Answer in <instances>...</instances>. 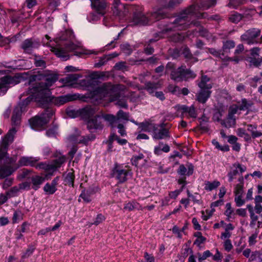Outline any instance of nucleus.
<instances>
[{"label":"nucleus","mask_w":262,"mask_h":262,"mask_svg":"<svg viewBox=\"0 0 262 262\" xmlns=\"http://www.w3.org/2000/svg\"><path fill=\"white\" fill-rule=\"evenodd\" d=\"M194 4L192 5L187 9L183 11L174 20L167 25L166 28L162 32L155 34V39H151L149 43H152L163 37L164 32L172 30H184L191 24L190 21L192 16L198 18H205L208 16L207 13H201L200 10H207L214 7L216 4V0H193Z\"/></svg>","instance_id":"f257e3e1"},{"label":"nucleus","mask_w":262,"mask_h":262,"mask_svg":"<svg viewBox=\"0 0 262 262\" xmlns=\"http://www.w3.org/2000/svg\"><path fill=\"white\" fill-rule=\"evenodd\" d=\"M58 75L53 71L44 70L38 71L37 74L32 75L30 77V82L45 80V82L35 83L32 88L28 90L29 94L33 99L41 95L45 98H49L51 86L58 80Z\"/></svg>","instance_id":"f03ea898"},{"label":"nucleus","mask_w":262,"mask_h":262,"mask_svg":"<svg viewBox=\"0 0 262 262\" xmlns=\"http://www.w3.org/2000/svg\"><path fill=\"white\" fill-rule=\"evenodd\" d=\"M16 132V130L15 128L13 127L9 130L2 141V146L4 149H0V160L4 159L6 163L8 164H13L17 160L16 157H8V154L6 151L8 146L13 141L14 136ZM16 169V167L15 169H13L12 167L9 166H1L0 167V178L4 179L10 176Z\"/></svg>","instance_id":"7ed1b4c3"},{"label":"nucleus","mask_w":262,"mask_h":262,"mask_svg":"<svg viewBox=\"0 0 262 262\" xmlns=\"http://www.w3.org/2000/svg\"><path fill=\"white\" fill-rule=\"evenodd\" d=\"M165 72H170V78L177 82L188 81L196 76V74L190 69L186 68V66L182 65L176 69L175 64L171 62L167 63Z\"/></svg>","instance_id":"20e7f679"},{"label":"nucleus","mask_w":262,"mask_h":262,"mask_svg":"<svg viewBox=\"0 0 262 262\" xmlns=\"http://www.w3.org/2000/svg\"><path fill=\"white\" fill-rule=\"evenodd\" d=\"M122 84H113L111 82H106L97 87L95 93L101 97H109L111 101L118 100L120 97V92L125 89Z\"/></svg>","instance_id":"39448f33"},{"label":"nucleus","mask_w":262,"mask_h":262,"mask_svg":"<svg viewBox=\"0 0 262 262\" xmlns=\"http://www.w3.org/2000/svg\"><path fill=\"white\" fill-rule=\"evenodd\" d=\"M80 98V95L78 94H68L65 95L60 96L57 97L51 96V93L50 92L49 98H45L43 95L34 98L35 101L38 102L42 106L51 102L56 105H61L67 102L74 101Z\"/></svg>","instance_id":"423d86ee"},{"label":"nucleus","mask_w":262,"mask_h":262,"mask_svg":"<svg viewBox=\"0 0 262 262\" xmlns=\"http://www.w3.org/2000/svg\"><path fill=\"white\" fill-rule=\"evenodd\" d=\"M168 17V14L164 9H158L151 12L150 16H146L141 11L135 12L133 20L135 24L140 25H146L148 24L149 20H159L161 19Z\"/></svg>","instance_id":"0eeeda50"},{"label":"nucleus","mask_w":262,"mask_h":262,"mask_svg":"<svg viewBox=\"0 0 262 262\" xmlns=\"http://www.w3.org/2000/svg\"><path fill=\"white\" fill-rule=\"evenodd\" d=\"M54 114V111L50 108L44 110L40 115H37L29 120L31 127L37 129L47 124L50 121L51 117Z\"/></svg>","instance_id":"6e6552de"},{"label":"nucleus","mask_w":262,"mask_h":262,"mask_svg":"<svg viewBox=\"0 0 262 262\" xmlns=\"http://www.w3.org/2000/svg\"><path fill=\"white\" fill-rule=\"evenodd\" d=\"M132 175V170L128 165L123 166L116 163L112 170V177L116 178L120 183L126 182L128 177Z\"/></svg>","instance_id":"1a4fd4ad"},{"label":"nucleus","mask_w":262,"mask_h":262,"mask_svg":"<svg viewBox=\"0 0 262 262\" xmlns=\"http://www.w3.org/2000/svg\"><path fill=\"white\" fill-rule=\"evenodd\" d=\"M33 100L31 96H29L23 102L19 103L13 111L12 116L13 126H17L20 124L21 113L25 111L26 106Z\"/></svg>","instance_id":"9d476101"},{"label":"nucleus","mask_w":262,"mask_h":262,"mask_svg":"<svg viewBox=\"0 0 262 262\" xmlns=\"http://www.w3.org/2000/svg\"><path fill=\"white\" fill-rule=\"evenodd\" d=\"M77 46L73 42H69L65 46V49L54 48L53 51L58 57L61 58L63 60H67L69 58L68 52L75 50Z\"/></svg>","instance_id":"9b49d317"},{"label":"nucleus","mask_w":262,"mask_h":262,"mask_svg":"<svg viewBox=\"0 0 262 262\" xmlns=\"http://www.w3.org/2000/svg\"><path fill=\"white\" fill-rule=\"evenodd\" d=\"M239 110L237 104L231 105L228 110V114L227 119L224 123L225 126L228 128L233 126L236 124V118L235 115Z\"/></svg>","instance_id":"f8f14e48"},{"label":"nucleus","mask_w":262,"mask_h":262,"mask_svg":"<svg viewBox=\"0 0 262 262\" xmlns=\"http://www.w3.org/2000/svg\"><path fill=\"white\" fill-rule=\"evenodd\" d=\"M152 138L155 140H162L169 139L170 135L169 130L164 127L163 124L156 125L152 133Z\"/></svg>","instance_id":"ddd939ff"},{"label":"nucleus","mask_w":262,"mask_h":262,"mask_svg":"<svg viewBox=\"0 0 262 262\" xmlns=\"http://www.w3.org/2000/svg\"><path fill=\"white\" fill-rule=\"evenodd\" d=\"M18 83L17 78L10 76H6L0 78V95H4L9 88V85H15Z\"/></svg>","instance_id":"4468645a"},{"label":"nucleus","mask_w":262,"mask_h":262,"mask_svg":"<svg viewBox=\"0 0 262 262\" xmlns=\"http://www.w3.org/2000/svg\"><path fill=\"white\" fill-rule=\"evenodd\" d=\"M176 107L177 111L181 113V118H182L185 116L187 118H196L197 117L196 111L193 105L190 106L185 105H178Z\"/></svg>","instance_id":"2eb2a0df"},{"label":"nucleus","mask_w":262,"mask_h":262,"mask_svg":"<svg viewBox=\"0 0 262 262\" xmlns=\"http://www.w3.org/2000/svg\"><path fill=\"white\" fill-rule=\"evenodd\" d=\"M112 10L114 15L123 18L128 12V6L121 4L119 0H115L113 5Z\"/></svg>","instance_id":"dca6fc26"},{"label":"nucleus","mask_w":262,"mask_h":262,"mask_svg":"<svg viewBox=\"0 0 262 262\" xmlns=\"http://www.w3.org/2000/svg\"><path fill=\"white\" fill-rule=\"evenodd\" d=\"M260 34V30L258 29L252 28L247 30L244 34L241 36L243 40L247 42L248 44H252L254 42V40L257 38Z\"/></svg>","instance_id":"f3484780"},{"label":"nucleus","mask_w":262,"mask_h":262,"mask_svg":"<svg viewBox=\"0 0 262 262\" xmlns=\"http://www.w3.org/2000/svg\"><path fill=\"white\" fill-rule=\"evenodd\" d=\"M238 169L242 173L246 170L247 168L245 165H242L238 162L233 164L231 167L230 171L227 174L229 182H231L235 179V176L238 174Z\"/></svg>","instance_id":"a211bd4d"},{"label":"nucleus","mask_w":262,"mask_h":262,"mask_svg":"<svg viewBox=\"0 0 262 262\" xmlns=\"http://www.w3.org/2000/svg\"><path fill=\"white\" fill-rule=\"evenodd\" d=\"M39 159L36 157H21L18 161V166L16 168L20 166H30L35 167L36 168L37 162Z\"/></svg>","instance_id":"6ab92c4d"},{"label":"nucleus","mask_w":262,"mask_h":262,"mask_svg":"<svg viewBox=\"0 0 262 262\" xmlns=\"http://www.w3.org/2000/svg\"><path fill=\"white\" fill-rule=\"evenodd\" d=\"M100 115H97L92 117L87 122V126L89 129H98L103 128V125L101 121Z\"/></svg>","instance_id":"aec40b11"},{"label":"nucleus","mask_w":262,"mask_h":262,"mask_svg":"<svg viewBox=\"0 0 262 262\" xmlns=\"http://www.w3.org/2000/svg\"><path fill=\"white\" fill-rule=\"evenodd\" d=\"M197 85L201 89L211 90L213 84L210 81V78L206 75L202 74L200 80L196 81Z\"/></svg>","instance_id":"412c9836"},{"label":"nucleus","mask_w":262,"mask_h":262,"mask_svg":"<svg viewBox=\"0 0 262 262\" xmlns=\"http://www.w3.org/2000/svg\"><path fill=\"white\" fill-rule=\"evenodd\" d=\"M211 93V90L199 89L195 95L196 100L199 102L204 104L210 97Z\"/></svg>","instance_id":"4be33fe9"},{"label":"nucleus","mask_w":262,"mask_h":262,"mask_svg":"<svg viewBox=\"0 0 262 262\" xmlns=\"http://www.w3.org/2000/svg\"><path fill=\"white\" fill-rule=\"evenodd\" d=\"M92 7L102 15L105 14V10L107 6L106 2L104 0H91Z\"/></svg>","instance_id":"5701e85b"},{"label":"nucleus","mask_w":262,"mask_h":262,"mask_svg":"<svg viewBox=\"0 0 262 262\" xmlns=\"http://www.w3.org/2000/svg\"><path fill=\"white\" fill-rule=\"evenodd\" d=\"M194 169V167L193 164L188 163L186 165V166L183 164L180 165L177 170V172L181 176L186 175L190 176L193 173Z\"/></svg>","instance_id":"b1692460"},{"label":"nucleus","mask_w":262,"mask_h":262,"mask_svg":"<svg viewBox=\"0 0 262 262\" xmlns=\"http://www.w3.org/2000/svg\"><path fill=\"white\" fill-rule=\"evenodd\" d=\"M247 208L250 213V217L252 221L255 222L258 220L257 215L254 213V211L257 214H260L262 212V206L260 204H255L254 208L251 205H247Z\"/></svg>","instance_id":"393cba45"},{"label":"nucleus","mask_w":262,"mask_h":262,"mask_svg":"<svg viewBox=\"0 0 262 262\" xmlns=\"http://www.w3.org/2000/svg\"><path fill=\"white\" fill-rule=\"evenodd\" d=\"M80 117L84 120H90L96 113V109L91 106H86L80 109Z\"/></svg>","instance_id":"a878e982"},{"label":"nucleus","mask_w":262,"mask_h":262,"mask_svg":"<svg viewBox=\"0 0 262 262\" xmlns=\"http://www.w3.org/2000/svg\"><path fill=\"white\" fill-rule=\"evenodd\" d=\"M36 169H43L46 172L51 173V174H52V173L57 170L56 166H55L53 163L48 164L45 162H40L37 164Z\"/></svg>","instance_id":"bb28decb"},{"label":"nucleus","mask_w":262,"mask_h":262,"mask_svg":"<svg viewBox=\"0 0 262 262\" xmlns=\"http://www.w3.org/2000/svg\"><path fill=\"white\" fill-rule=\"evenodd\" d=\"M170 151V147L167 144L163 142H159L158 145L155 146L154 152L157 156L161 155L162 152H168Z\"/></svg>","instance_id":"cd10ccee"},{"label":"nucleus","mask_w":262,"mask_h":262,"mask_svg":"<svg viewBox=\"0 0 262 262\" xmlns=\"http://www.w3.org/2000/svg\"><path fill=\"white\" fill-rule=\"evenodd\" d=\"M183 0H159V4L165 8H173L180 4Z\"/></svg>","instance_id":"c85d7f7f"},{"label":"nucleus","mask_w":262,"mask_h":262,"mask_svg":"<svg viewBox=\"0 0 262 262\" xmlns=\"http://www.w3.org/2000/svg\"><path fill=\"white\" fill-rule=\"evenodd\" d=\"M45 178L39 176H35L31 178L32 188L35 190H37L40 187V185L44 182Z\"/></svg>","instance_id":"c756f323"},{"label":"nucleus","mask_w":262,"mask_h":262,"mask_svg":"<svg viewBox=\"0 0 262 262\" xmlns=\"http://www.w3.org/2000/svg\"><path fill=\"white\" fill-rule=\"evenodd\" d=\"M21 48L25 52L31 53L33 48H35V45L32 39H27L22 42Z\"/></svg>","instance_id":"7c9ffc66"},{"label":"nucleus","mask_w":262,"mask_h":262,"mask_svg":"<svg viewBox=\"0 0 262 262\" xmlns=\"http://www.w3.org/2000/svg\"><path fill=\"white\" fill-rule=\"evenodd\" d=\"M247 130L251 133V137L255 139L262 136V132L257 130V125L255 124H247Z\"/></svg>","instance_id":"2f4dec72"},{"label":"nucleus","mask_w":262,"mask_h":262,"mask_svg":"<svg viewBox=\"0 0 262 262\" xmlns=\"http://www.w3.org/2000/svg\"><path fill=\"white\" fill-rule=\"evenodd\" d=\"M156 124L150 123L147 121L140 123L139 124V127L141 128V129L146 132H153L156 127Z\"/></svg>","instance_id":"473e14b6"},{"label":"nucleus","mask_w":262,"mask_h":262,"mask_svg":"<svg viewBox=\"0 0 262 262\" xmlns=\"http://www.w3.org/2000/svg\"><path fill=\"white\" fill-rule=\"evenodd\" d=\"M54 156L57 158L52 162L53 164L56 166V168H59L66 162V157L61 155L60 152L56 153Z\"/></svg>","instance_id":"72a5a7b5"},{"label":"nucleus","mask_w":262,"mask_h":262,"mask_svg":"<svg viewBox=\"0 0 262 262\" xmlns=\"http://www.w3.org/2000/svg\"><path fill=\"white\" fill-rule=\"evenodd\" d=\"M160 87V84L158 82H147L145 84L144 89L150 94H153L155 91Z\"/></svg>","instance_id":"f704fd0d"},{"label":"nucleus","mask_w":262,"mask_h":262,"mask_svg":"<svg viewBox=\"0 0 262 262\" xmlns=\"http://www.w3.org/2000/svg\"><path fill=\"white\" fill-rule=\"evenodd\" d=\"M145 156L142 153H139L138 155H134L130 159L131 163L136 167H140L142 165L141 161L143 160Z\"/></svg>","instance_id":"c9c22d12"},{"label":"nucleus","mask_w":262,"mask_h":262,"mask_svg":"<svg viewBox=\"0 0 262 262\" xmlns=\"http://www.w3.org/2000/svg\"><path fill=\"white\" fill-rule=\"evenodd\" d=\"M253 103L251 101L248 100L246 98H243L241 101L238 102L239 109L240 111L248 110L252 105Z\"/></svg>","instance_id":"e433bc0d"},{"label":"nucleus","mask_w":262,"mask_h":262,"mask_svg":"<svg viewBox=\"0 0 262 262\" xmlns=\"http://www.w3.org/2000/svg\"><path fill=\"white\" fill-rule=\"evenodd\" d=\"M204 189L206 191H211L217 188L221 184L220 182L217 180H214L213 182L208 181L205 182Z\"/></svg>","instance_id":"4c0bfd02"},{"label":"nucleus","mask_w":262,"mask_h":262,"mask_svg":"<svg viewBox=\"0 0 262 262\" xmlns=\"http://www.w3.org/2000/svg\"><path fill=\"white\" fill-rule=\"evenodd\" d=\"M235 46V43L233 40H228L224 41L222 49V52L224 53V54L225 53L230 52V50L234 48Z\"/></svg>","instance_id":"58836bf2"},{"label":"nucleus","mask_w":262,"mask_h":262,"mask_svg":"<svg viewBox=\"0 0 262 262\" xmlns=\"http://www.w3.org/2000/svg\"><path fill=\"white\" fill-rule=\"evenodd\" d=\"M238 183L236 185L234 191V194H240L243 195L244 190V178L241 175L238 179Z\"/></svg>","instance_id":"ea45409f"},{"label":"nucleus","mask_w":262,"mask_h":262,"mask_svg":"<svg viewBox=\"0 0 262 262\" xmlns=\"http://www.w3.org/2000/svg\"><path fill=\"white\" fill-rule=\"evenodd\" d=\"M64 177V182L66 185L74 186L75 175L73 172H69L63 175Z\"/></svg>","instance_id":"a19ab883"},{"label":"nucleus","mask_w":262,"mask_h":262,"mask_svg":"<svg viewBox=\"0 0 262 262\" xmlns=\"http://www.w3.org/2000/svg\"><path fill=\"white\" fill-rule=\"evenodd\" d=\"M188 34L185 33H176L170 37V40L174 42H180L182 41L186 37L188 36Z\"/></svg>","instance_id":"79ce46f5"},{"label":"nucleus","mask_w":262,"mask_h":262,"mask_svg":"<svg viewBox=\"0 0 262 262\" xmlns=\"http://www.w3.org/2000/svg\"><path fill=\"white\" fill-rule=\"evenodd\" d=\"M236 134L239 137L244 138V140L247 141H250L251 140V137L249 135L243 128H238L236 130Z\"/></svg>","instance_id":"37998d69"},{"label":"nucleus","mask_w":262,"mask_h":262,"mask_svg":"<svg viewBox=\"0 0 262 262\" xmlns=\"http://www.w3.org/2000/svg\"><path fill=\"white\" fill-rule=\"evenodd\" d=\"M23 215L24 214L20 210H15L12 217V223L16 224L23 220Z\"/></svg>","instance_id":"c03bdc74"},{"label":"nucleus","mask_w":262,"mask_h":262,"mask_svg":"<svg viewBox=\"0 0 262 262\" xmlns=\"http://www.w3.org/2000/svg\"><path fill=\"white\" fill-rule=\"evenodd\" d=\"M67 115L72 118L80 117V109L76 110L72 108H68L66 110Z\"/></svg>","instance_id":"a18cd8bd"},{"label":"nucleus","mask_w":262,"mask_h":262,"mask_svg":"<svg viewBox=\"0 0 262 262\" xmlns=\"http://www.w3.org/2000/svg\"><path fill=\"white\" fill-rule=\"evenodd\" d=\"M111 59V57L108 55L104 56L100 58L99 61L94 64V67L95 68H100L102 66L104 65Z\"/></svg>","instance_id":"49530a36"},{"label":"nucleus","mask_w":262,"mask_h":262,"mask_svg":"<svg viewBox=\"0 0 262 262\" xmlns=\"http://www.w3.org/2000/svg\"><path fill=\"white\" fill-rule=\"evenodd\" d=\"M43 190L48 194H52L56 192L57 188L54 186L47 183L44 186Z\"/></svg>","instance_id":"de8ad7c7"},{"label":"nucleus","mask_w":262,"mask_h":262,"mask_svg":"<svg viewBox=\"0 0 262 262\" xmlns=\"http://www.w3.org/2000/svg\"><path fill=\"white\" fill-rule=\"evenodd\" d=\"M100 116L101 118L108 121L111 125H113V123L115 122L117 119L114 115L111 114H102Z\"/></svg>","instance_id":"09e8293b"},{"label":"nucleus","mask_w":262,"mask_h":262,"mask_svg":"<svg viewBox=\"0 0 262 262\" xmlns=\"http://www.w3.org/2000/svg\"><path fill=\"white\" fill-rule=\"evenodd\" d=\"M209 52L212 55L216 57L220 58L222 60L224 59V54L222 52L221 50H217L214 48H209L208 49Z\"/></svg>","instance_id":"8fccbe9b"},{"label":"nucleus","mask_w":262,"mask_h":262,"mask_svg":"<svg viewBox=\"0 0 262 262\" xmlns=\"http://www.w3.org/2000/svg\"><path fill=\"white\" fill-rule=\"evenodd\" d=\"M95 139V137L93 135L91 136H79V139L78 141V143H82L86 144H87L90 141H92Z\"/></svg>","instance_id":"3c124183"},{"label":"nucleus","mask_w":262,"mask_h":262,"mask_svg":"<svg viewBox=\"0 0 262 262\" xmlns=\"http://www.w3.org/2000/svg\"><path fill=\"white\" fill-rule=\"evenodd\" d=\"M110 140L112 141L113 140H116L117 141L118 144L121 145H125L127 143V141L125 139H121L117 135L115 134H113L110 137Z\"/></svg>","instance_id":"603ef678"},{"label":"nucleus","mask_w":262,"mask_h":262,"mask_svg":"<svg viewBox=\"0 0 262 262\" xmlns=\"http://www.w3.org/2000/svg\"><path fill=\"white\" fill-rule=\"evenodd\" d=\"M198 260L199 262H202L203 260L206 259L207 258L211 255V253L209 250H206L203 252V254L198 253Z\"/></svg>","instance_id":"864d4df0"},{"label":"nucleus","mask_w":262,"mask_h":262,"mask_svg":"<svg viewBox=\"0 0 262 262\" xmlns=\"http://www.w3.org/2000/svg\"><path fill=\"white\" fill-rule=\"evenodd\" d=\"M242 18V15L237 13H234L231 14L229 18L230 21L233 23H238Z\"/></svg>","instance_id":"5fc2aeb1"},{"label":"nucleus","mask_w":262,"mask_h":262,"mask_svg":"<svg viewBox=\"0 0 262 262\" xmlns=\"http://www.w3.org/2000/svg\"><path fill=\"white\" fill-rule=\"evenodd\" d=\"M246 0H229L228 6L233 8H237L240 5L245 3Z\"/></svg>","instance_id":"6e6d98bb"},{"label":"nucleus","mask_w":262,"mask_h":262,"mask_svg":"<svg viewBox=\"0 0 262 262\" xmlns=\"http://www.w3.org/2000/svg\"><path fill=\"white\" fill-rule=\"evenodd\" d=\"M35 250V248L31 245L29 246L28 249L26 250V252L23 253L21 256V258L23 259H25L29 257L30 255H31L34 251Z\"/></svg>","instance_id":"4d7b16f0"},{"label":"nucleus","mask_w":262,"mask_h":262,"mask_svg":"<svg viewBox=\"0 0 262 262\" xmlns=\"http://www.w3.org/2000/svg\"><path fill=\"white\" fill-rule=\"evenodd\" d=\"M243 195L240 194H235V199L234 201L236 203V205L237 207H240L242 205H243L245 203V200L243 199Z\"/></svg>","instance_id":"13d9d810"},{"label":"nucleus","mask_w":262,"mask_h":262,"mask_svg":"<svg viewBox=\"0 0 262 262\" xmlns=\"http://www.w3.org/2000/svg\"><path fill=\"white\" fill-rule=\"evenodd\" d=\"M114 68L118 70L127 71V67L125 62L120 61L115 64Z\"/></svg>","instance_id":"bf43d9fd"},{"label":"nucleus","mask_w":262,"mask_h":262,"mask_svg":"<svg viewBox=\"0 0 262 262\" xmlns=\"http://www.w3.org/2000/svg\"><path fill=\"white\" fill-rule=\"evenodd\" d=\"M226 211L225 214L228 217V219L231 217V215L233 212V210L232 208L231 204L230 203H228L226 204Z\"/></svg>","instance_id":"052dcab7"},{"label":"nucleus","mask_w":262,"mask_h":262,"mask_svg":"<svg viewBox=\"0 0 262 262\" xmlns=\"http://www.w3.org/2000/svg\"><path fill=\"white\" fill-rule=\"evenodd\" d=\"M167 90L169 92L173 94H176L179 93L180 92L179 87L173 84H169L167 87Z\"/></svg>","instance_id":"680f3d73"},{"label":"nucleus","mask_w":262,"mask_h":262,"mask_svg":"<svg viewBox=\"0 0 262 262\" xmlns=\"http://www.w3.org/2000/svg\"><path fill=\"white\" fill-rule=\"evenodd\" d=\"M57 126H54L53 128L48 129L46 132V135L49 137H54L57 134Z\"/></svg>","instance_id":"e2e57ef3"},{"label":"nucleus","mask_w":262,"mask_h":262,"mask_svg":"<svg viewBox=\"0 0 262 262\" xmlns=\"http://www.w3.org/2000/svg\"><path fill=\"white\" fill-rule=\"evenodd\" d=\"M189 252H190V253L191 254L193 253L192 250L189 248H185L184 252L183 253V255L178 256L179 257V259L181 261V262H184L185 258L188 256Z\"/></svg>","instance_id":"0e129e2a"},{"label":"nucleus","mask_w":262,"mask_h":262,"mask_svg":"<svg viewBox=\"0 0 262 262\" xmlns=\"http://www.w3.org/2000/svg\"><path fill=\"white\" fill-rule=\"evenodd\" d=\"M117 115L118 119H122L125 120H128V114L124 112L122 110H119L118 112Z\"/></svg>","instance_id":"69168bd1"},{"label":"nucleus","mask_w":262,"mask_h":262,"mask_svg":"<svg viewBox=\"0 0 262 262\" xmlns=\"http://www.w3.org/2000/svg\"><path fill=\"white\" fill-rule=\"evenodd\" d=\"M182 54L187 59H191L192 57V55L188 47H185L182 51Z\"/></svg>","instance_id":"338daca9"},{"label":"nucleus","mask_w":262,"mask_h":262,"mask_svg":"<svg viewBox=\"0 0 262 262\" xmlns=\"http://www.w3.org/2000/svg\"><path fill=\"white\" fill-rule=\"evenodd\" d=\"M224 247L225 250L227 252H229L233 248L231 242L229 239H227L225 240L224 243Z\"/></svg>","instance_id":"774afa93"}]
</instances>
